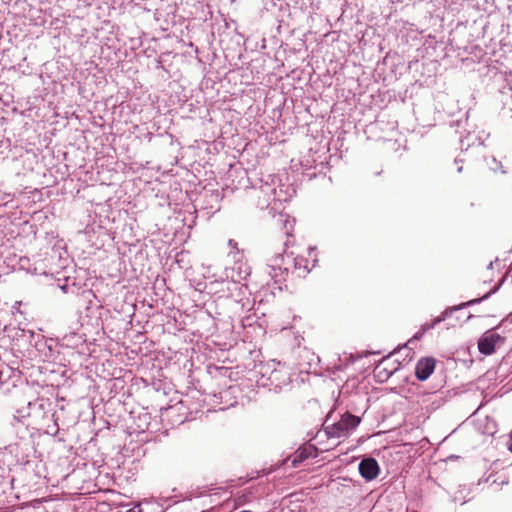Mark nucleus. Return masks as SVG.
<instances>
[{
    "mask_svg": "<svg viewBox=\"0 0 512 512\" xmlns=\"http://www.w3.org/2000/svg\"><path fill=\"white\" fill-rule=\"evenodd\" d=\"M380 472L378 462L374 458H365L359 463V473L366 480H374Z\"/></svg>",
    "mask_w": 512,
    "mask_h": 512,
    "instance_id": "obj_7",
    "label": "nucleus"
},
{
    "mask_svg": "<svg viewBox=\"0 0 512 512\" xmlns=\"http://www.w3.org/2000/svg\"><path fill=\"white\" fill-rule=\"evenodd\" d=\"M480 300L481 299L470 300L467 303H464V304H462L459 307H453V308L445 310L440 317H437L436 319H434V321L431 323V325L428 326V329L433 328L436 324L444 321L453 311H456L459 308L464 307V306H469V305H473L475 303H478V302H480Z\"/></svg>",
    "mask_w": 512,
    "mask_h": 512,
    "instance_id": "obj_8",
    "label": "nucleus"
},
{
    "mask_svg": "<svg viewBox=\"0 0 512 512\" xmlns=\"http://www.w3.org/2000/svg\"><path fill=\"white\" fill-rule=\"evenodd\" d=\"M291 264L294 268V272H296L299 277L308 274L314 266V264L304 256L297 255L290 260L289 256L287 255V257H285L284 253H275L269 258L268 273L276 283H281L286 281Z\"/></svg>",
    "mask_w": 512,
    "mask_h": 512,
    "instance_id": "obj_1",
    "label": "nucleus"
},
{
    "mask_svg": "<svg viewBox=\"0 0 512 512\" xmlns=\"http://www.w3.org/2000/svg\"><path fill=\"white\" fill-rule=\"evenodd\" d=\"M504 342V337L497 333L486 332L478 340L479 352L484 355H491L495 352V348L498 344Z\"/></svg>",
    "mask_w": 512,
    "mask_h": 512,
    "instance_id": "obj_4",
    "label": "nucleus"
},
{
    "mask_svg": "<svg viewBox=\"0 0 512 512\" xmlns=\"http://www.w3.org/2000/svg\"><path fill=\"white\" fill-rule=\"evenodd\" d=\"M130 512H143V510L140 504H136L132 508H130Z\"/></svg>",
    "mask_w": 512,
    "mask_h": 512,
    "instance_id": "obj_10",
    "label": "nucleus"
},
{
    "mask_svg": "<svg viewBox=\"0 0 512 512\" xmlns=\"http://www.w3.org/2000/svg\"><path fill=\"white\" fill-rule=\"evenodd\" d=\"M361 419L350 413H345L340 420L326 428L329 437L341 438L348 436L360 424Z\"/></svg>",
    "mask_w": 512,
    "mask_h": 512,
    "instance_id": "obj_3",
    "label": "nucleus"
},
{
    "mask_svg": "<svg viewBox=\"0 0 512 512\" xmlns=\"http://www.w3.org/2000/svg\"><path fill=\"white\" fill-rule=\"evenodd\" d=\"M318 455V448L313 444H304L290 456L292 467H297L308 458H315Z\"/></svg>",
    "mask_w": 512,
    "mask_h": 512,
    "instance_id": "obj_5",
    "label": "nucleus"
},
{
    "mask_svg": "<svg viewBox=\"0 0 512 512\" xmlns=\"http://www.w3.org/2000/svg\"><path fill=\"white\" fill-rule=\"evenodd\" d=\"M282 373H283V370H281V369L280 370H276V371L273 372V377L275 379H278V375H280Z\"/></svg>",
    "mask_w": 512,
    "mask_h": 512,
    "instance_id": "obj_12",
    "label": "nucleus"
},
{
    "mask_svg": "<svg viewBox=\"0 0 512 512\" xmlns=\"http://www.w3.org/2000/svg\"><path fill=\"white\" fill-rule=\"evenodd\" d=\"M295 218L288 214H279L275 219L274 230L279 239L284 238L283 245L285 248L293 247L295 245Z\"/></svg>",
    "mask_w": 512,
    "mask_h": 512,
    "instance_id": "obj_2",
    "label": "nucleus"
},
{
    "mask_svg": "<svg viewBox=\"0 0 512 512\" xmlns=\"http://www.w3.org/2000/svg\"><path fill=\"white\" fill-rule=\"evenodd\" d=\"M436 360L432 357H424L418 360L415 367V376L420 381H425L434 372Z\"/></svg>",
    "mask_w": 512,
    "mask_h": 512,
    "instance_id": "obj_6",
    "label": "nucleus"
},
{
    "mask_svg": "<svg viewBox=\"0 0 512 512\" xmlns=\"http://www.w3.org/2000/svg\"><path fill=\"white\" fill-rule=\"evenodd\" d=\"M126 512H128V511H126Z\"/></svg>",
    "mask_w": 512,
    "mask_h": 512,
    "instance_id": "obj_14",
    "label": "nucleus"
},
{
    "mask_svg": "<svg viewBox=\"0 0 512 512\" xmlns=\"http://www.w3.org/2000/svg\"><path fill=\"white\" fill-rule=\"evenodd\" d=\"M290 382V378L288 377L286 380H283V384H287Z\"/></svg>",
    "mask_w": 512,
    "mask_h": 512,
    "instance_id": "obj_13",
    "label": "nucleus"
},
{
    "mask_svg": "<svg viewBox=\"0 0 512 512\" xmlns=\"http://www.w3.org/2000/svg\"><path fill=\"white\" fill-rule=\"evenodd\" d=\"M229 246L232 247V248H237V242L230 239L229 242H228Z\"/></svg>",
    "mask_w": 512,
    "mask_h": 512,
    "instance_id": "obj_11",
    "label": "nucleus"
},
{
    "mask_svg": "<svg viewBox=\"0 0 512 512\" xmlns=\"http://www.w3.org/2000/svg\"><path fill=\"white\" fill-rule=\"evenodd\" d=\"M493 163L497 166V167H491L492 169L494 170H497V169H500L502 173H505L506 171L503 169V166L501 163H497L496 159L493 158Z\"/></svg>",
    "mask_w": 512,
    "mask_h": 512,
    "instance_id": "obj_9",
    "label": "nucleus"
}]
</instances>
